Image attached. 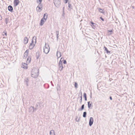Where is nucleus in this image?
<instances>
[{"label": "nucleus", "mask_w": 135, "mask_h": 135, "mask_svg": "<svg viewBox=\"0 0 135 135\" xmlns=\"http://www.w3.org/2000/svg\"><path fill=\"white\" fill-rule=\"evenodd\" d=\"M84 104H83L81 106V110H82L84 109Z\"/></svg>", "instance_id": "31"}, {"label": "nucleus", "mask_w": 135, "mask_h": 135, "mask_svg": "<svg viewBox=\"0 0 135 135\" xmlns=\"http://www.w3.org/2000/svg\"><path fill=\"white\" fill-rule=\"evenodd\" d=\"M60 86H59L58 85L57 86V90H60Z\"/></svg>", "instance_id": "29"}, {"label": "nucleus", "mask_w": 135, "mask_h": 135, "mask_svg": "<svg viewBox=\"0 0 135 135\" xmlns=\"http://www.w3.org/2000/svg\"><path fill=\"white\" fill-rule=\"evenodd\" d=\"M38 57H37V59H38Z\"/></svg>", "instance_id": "45"}, {"label": "nucleus", "mask_w": 135, "mask_h": 135, "mask_svg": "<svg viewBox=\"0 0 135 135\" xmlns=\"http://www.w3.org/2000/svg\"><path fill=\"white\" fill-rule=\"evenodd\" d=\"M70 6H71V5L70 4H69V8H70Z\"/></svg>", "instance_id": "39"}, {"label": "nucleus", "mask_w": 135, "mask_h": 135, "mask_svg": "<svg viewBox=\"0 0 135 135\" xmlns=\"http://www.w3.org/2000/svg\"><path fill=\"white\" fill-rule=\"evenodd\" d=\"M75 87L76 88H78V84L76 82H75Z\"/></svg>", "instance_id": "26"}, {"label": "nucleus", "mask_w": 135, "mask_h": 135, "mask_svg": "<svg viewBox=\"0 0 135 135\" xmlns=\"http://www.w3.org/2000/svg\"><path fill=\"white\" fill-rule=\"evenodd\" d=\"M5 21H6V24H7L8 22V18H5Z\"/></svg>", "instance_id": "24"}, {"label": "nucleus", "mask_w": 135, "mask_h": 135, "mask_svg": "<svg viewBox=\"0 0 135 135\" xmlns=\"http://www.w3.org/2000/svg\"><path fill=\"white\" fill-rule=\"evenodd\" d=\"M27 64H26L25 63H22V68H23L24 69H27Z\"/></svg>", "instance_id": "9"}, {"label": "nucleus", "mask_w": 135, "mask_h": 135, "mask_svg": "<svg viewBox=\"0 0 135 135\" xmlns=\"http://www.w3.org/2000/svg\"><path fill=\"white\" fill-rule=\"evenodd\" d=\"M42 4H39V5L36 8V10L37 11L40 12L42 10Z\"/></svg>", "instance_id": "5"}, {"label": "nucleus", "mask_w": 135, "mask_h": 135, "mask_svg": "<svg viewBox=\"0 0 135 135\" xmlns=\"http://www.w3.org/2000/svg\"><path fill=\"white\" fill-rule=\"evenodd\" d=\"M132 8H133V9H134V6H132Z\"/></svg>", "instance_id": "42"}, {"label": "nucleus", "mask_w": 135, "mask_h": 135, "mask_svg": "<svg viewBox=\"0 0 135 135\" xmlns=\"http://www.w3.org/2000/svg\"><path fill=\"white\" fill-rule=\"evenodd\" d=\"M61 0H54V4L55 6L58 7H59L60 4Z\"/></svg>", "instance_id": "4"}, {"label": "nucleus", "mask_w": 135, "mask_h": 135, "mask_svg": "<svg viewBox=\"0 0 135 135\" xmlns=\"http://www.w3.org/2000/svg\"><path fill=\"white\" fill-rule=\"evenodd\" d=\"M110 99L111 100H112V97H110Z\"/></svg>", "instance_id": "40"}, {"label": "nucleus", "mask_w": 135, "mask_h": 135, "mask_svg": "<svg viewBox=\"0 0 135 135\" xmlns=\"http://www.w3.org/2000/svg\"><path fill=\"white\" fill-rule=\"evenodd\" d=\"M47 17H48V15L47 13L44 14V15L43 17L41 19L40 22V26H41L43 25L45 22L47 20Z\"/></svg>", "instance_id": "2"}, {"label": "nucleus", "mask_w": 135, "mask_h": 135, "mask_svg": "<svg viewBox=\"0 0 135 135\" xmlns=\"http://www.w3.org/2000/svg\"><path fill=\"white\" fill-rule=\"evenodd\" d=\"M93 122V119L92 117H90V120L89 122V126H91L92 125Z\"/></svg>", "instance_id": "8"}, {"label": "nucleus", "mask_w": 135, "mask_h": 135, "mask_svg": "<svg viewBox=\"0 0 135 135\" xmlns=\"http://www.w3.org/2000/svg\"><path fill=\"white\" fill-rule=\"evenodd\" d=\"M98 11H99L100 13H101L104 14V9H101L100 8H98Z\"/></svg>", "instance_id": "16"}, {"label": "nucleus", "mask_w": 135, "mask_h": 135, "mask_svg": "<svg viewBox=\"0 0 135 135\" xmlns=\"http://www.w3.org/2000/svg\"><path fill=\"white\" fill-rule=\"evenodd\" d=\"M68 0H64L65 1V3H67V2H68Z\"/></svg>", "instance_id": "35"}, {"label": "nucleus", "mask_w": 135, "mask_h": 135, "mask_svg": "<svg viewBox=\"0 0 135 135\" xmlns=\"http://www.w3.org/2000/svg\"><path fill=\"white\" fill-rule=\"evenodd\" d=\"M92 27H93V26H92Z\"/></svg>", "instance_id": "46"}, {"label": "nucleus", "mask_w": 135, "mask_h": 135, "mask_svg": "<svg viewBox=\"0 0 135 135\" xmlns=\"http://www.w3.org/2000/svg\"><path fill=\"white\" fill-rule=\"evenodd\" d=\"M30 109H32L33 112L35 111V110H36V109H34V107H30Z\"/></svg>", "instance_id": "23"}, {"label": "nucleus", "mask_w": 135, "mask_h": 135, "mask_svg": "<svg viewBox=\"0 0 135 135\" xmlns=\"http://www.w3.org/2000/svg\"><path fill=\"white\" fill-rule=\"evenodd\" d=\"M59 70L61 71L63 69L62 64H59Z\"/></svg>", "instance_id": "17"}, {"label": "nucleus", "mask_w": 135, "mask_h": 135, "mask_svg": "<svg viewBox=\"0 0 135 135\" xmlns=\"http://www.w3.org/2000/svg\"><path fill=\"white\" fill-rule=\"evenodd\" d=\"M79 94V95H80V98H81V99H82V92H81H81H80V94Z\"/></svg>", "instance_id": "28"}, {"label": "nucleus", "mask_w": 135, "mask_h": 135, "mask_svg": "<svg viewBox=\"0 0 135 135\" xmlns=\"http://www.w3.org/2000/svg\"><path fill=\"white\" fill-rule=\"evenodd\" d=\"M56 35H59L58 31H56Z\"/></svg>", "instance_id": "32"}, {"label": "nucleus", "mask_w": 135, "mask_h": 135, "mask_svg": "<svg viewBox=\"0 0 135 135\" xmlns=\"http://www.w3.org/2000/svg\"><path fill=\"white\" fill-rule=\"evenodd\" d=\"M2 17H1V16L0 15V20H1V18Z\"/></svg>", "instance_id": "43"}, {"label": "nucleus", "mask_w": 135, "mask_h": 135, "mask_svg": "<svg viewBox=\"0 0 135 135\" xmlns=\"http://www.w3.org/2000/svg\"><path fill=\"white\" fill-rule=\"evenodd\" d=\"M58 37H59L58 35H56V38H57V40L58 39Z\"/></svg>", "instance_id": "37"}, {"label": "nucleus", "mask_w": 135, "mask_h": 135, "mask_svg": "<svg viewBox=\"0 0 135 135\" xmlns=\"http://www.w3.org/2000/svg\"><path fill=\"white\" fill-rule=\"evenodd\" d=\"M29 50H26L25 52L24 53V55H23V59H26L27 57V55L28 53Z\"/></svg>", "instance_id": "6"}, {"label": "nucleus", "mask_w": 135, "mask_h": 135, "mask_svg": "<svg viewBox=\"0 0 135 135\" xmlns=\"http://www.w3.org/2000/svg\"><path fill=\"white\" fill-rule=\"evenodd\" d=\"M100 19H101V20H102L103 21H104V19L102 18V17H100Z\"/></svg>", "instance_id": "36"}, {"label": "nucleus", "mask_w": 135, "mask_h": 135, "mask_svg": "<svg viewBox=\"0 0 135 135\" xmlns=\"http://www.w3.org/2000/svg\"><path fill=\"white\" fill-rule=\"evenodd\" d=\"M61 53L59 51H57L56 53V56H57V58H59L61 56Z\"/></svg>", "instance_id": "14"}, {"label": "nucleus", "mask_w": 135, "mask_h": 135, "mask_svg": "<svg viewBox=\"0 0 135 135\" xmlns=\"http://www.w3.org/2000/svg\"><path fill=\"white\" fill-rule=\"evenodd\" d=\"M38 70L37 69H33L31 72V75L33 78H36L38 76Z\"/></svg>", "instance_id": "1"}, {"label": "nucleus", "mask_w": 135, "mask_h": 135, "mask_svg": "<svg viewBox=\"0 0 135 135\" xmlns=\"http://www.w3.org/2000/svg\"><path fill=\"white\" fill-rule=\"evenodd\" d=\"M14 6L16 7L19 3V0H14L13 2Z\"/></svg>", "instance_id": "7"}, {"label": "nucleus", "mask_w": 135, "mask_h": 135, "mask_svg": "<svg viewBox=\"0 0 135 135\" xmlns=\"http://www.w3.org/2000/svg\"><path fill=\"white\" fill-rule=\"evenodd\" d=\"M34 38H36V37H33V39Z\"/></svg>", "instance_id": "44"}, {"label": "nucleus", "mask_w": 135, "mask_h": 135, "mask_svg": "<svg viewBox=\"0 0 135 135\" xmlns=\"http://www.w3.org/2000/svg\"><path fill=\"white\" fill-rule=\"evenodd\" d=\"M82 99H80V102L81 103V102H82Z\"/></svg>", "instance_id": "41"}, {"label": "nucleus", "mask_w": 135, "mask_h": 135, "mask_svg": "<svg viewBox=\"0 0 135 135\" xmlns=\"http://www.w3.org/2000/svg\"><path fill=\"white\" fill-rule=\"evenodd\" d=\"M8 10H9V11H10V12H12L13 9L12 8V7L11 6H8Z\"/></svg>", "instance_id": "13"}, {"label": "nucleus", "mask_w": 135, "mask_h": 135, "mask_svg": "<svg viewBox=\"0 0 135 135\" xmlns=\"http://www.w3.org/2000/svg\"><path fill=\"white\" fill-rule=\"evenodd\" d=\"M28 42V38L27 37H25L23 39V43L26 44Z\"/></svg>", "instance_id": "11"}, {"label": "nucleus", "mask_w": 135, "mask_h": 135, "mask_svg": "<svg viewBox=\"0 0 135 135\" xmlns=\"http://www.w3.org/2000/svg\"><path fill=\"white\" fill-rule=\"evenodd\" d=\"M83 97H84V98H85V100L86 101V94L85 93H84Z\"/></svg>", "instance_id": "22"}, {"label": "nucleus", "mask_w": 135, "mask_h": 135, "mask_svg": "<svg viewBox=\"0 0 135 135\" xmlns=\"http://www.w3.org/2000/svg\"><path fill=\"white\" fill-rule=\"evenodd\" d=\"M90 23H91L92 24V25H93L94 24V23H93V22H90Z\"/></svg>", "instance_id": "38"}, {"label": "nucleus", "mask_w": 135, "mask_h": 135, "mask_svg": "<svg viewBox=\"0 0 135 135\" xmlns=\"http://www.w3.org/2000/svg\"><path fill=\"white\" fill-rule=\"evenodd\" d=\"M31 58L30 56H28V57L27 59L26 62L27 64H29L31 61Z\"/></svg>", "instance_id": "12"}, {"label": "nucleus", "mask_w": 135, "mask_h": 135, "mask_svg": "<svg viewBox=\"0 0 135 135\" xmlns=\"http://www.w3.org/2000/svg\"><path fill=\"white\" fill-rule=\"evenodd\" d=\"M90 102H88V108L90 109V108L91 106V104H92V103L91 102L90 103Z\"/></svg>", "instance_id": "18"}, {"label": "nucleus", "mask_w": 135, "mask_h": 135, "mask_svg": "<svg viewBox=\"0 0 135 135\" xmlns=\"http://www.w3.org/2000/svg\"><path fill=\"white\" fill-rule=\"evenodd\" d=\"M63 63L64 64H66V61L65 60H64Z\"/></svg>", "instance_id": "33"}, {"label": "nucleus", "mask_w": 135, "mask_h": 135, "mask_svg": "<svg viewBox=\"0 0 135 135\" xmlns=\"http://www.w3.org/2000/svg\"><path fill=\"white\" fill-rule=\"evenodd\" d=\"M50 49L49 45L46 44L45 46L44 47V52L46 54H48L49 52Z\"/></svg>", "instance_id": "3"}, {"label": "nucleus", "mask_w": 135, "mask_h": 135, "mask_svg": "<svg viewBox=\"0 0 135 135\" xmlns=\"http://www.w3.org/2000/svg\"><path fill=\"white\" fill-rule=\"evenodd\" d=\"M62 58H61V60H60V62H59V64H62V61H61V60H62Z\"/></svg>", "instance_id": "27"}, {"label": "nucleus", "mask_w": 135, "mask_h": 135, "mask_svg": "<svg viewBox=\"0 0 135 135\" xmlns=\"http://www.w3.org/2000/svg\"><path fill=\"white\" fill-rule=\"evenodd\" d=\"M4 35H5L6 36H7V32H3V33H2V35L4 36Z\"/></svg>", "instance_id": "30"}, {"label": "nucleus", "mask_w": 135, "mask_h": 135, "mask_svg": "<svg viewBox=\"0 0 135 135\" xmlns=\"http://www.w3.org/2000/svg\"><path fill=\"white\" fill-rule=\"evenodd\" d=\"M42 0H37V2L39 4H41V2H42Z\"/></svg>", "instance_id": "25"}, {"label": "nucleus", "mask_w": 135, "mask_h": 135, "mask_svg": "<svg viewBox=\"0 0 135 135\" xmlns=\"http://www.w3.org/2000/svg\"><path fill=\"white\" fill-rule=\"evenodd\" d=\"M35 45L33 44V41L32 40V43L30 44V45H29V49H32L34 47Z\"/></svg>", "instance_id": "10"}, {"label": "nucleus", "mask_w": 135, "mask_h": 135, "mask_svg": "<svg viewBox=\"0 0 135 135\" xmlns=\"http://www.w3.org/2000/svg\"><path fill=\"white\" fill-rule=\"evenodd\" d=\"M48 0V1H50V0Z\"/></svg>", "instance_id": "47"}, {"label": "nucleus", "mask_w": 135, "mask_h": 135, "mask_svg": "<svg viewBox=\"0 0 135 135\" xmlns=\"http://www.w3.org/2000/svg\"><path fill=\"white\" fill-rule=\"evenodd\" d=\"M50 135H55V132L53 130H51L50 132Z\"/></svg>", "instance_id": "15"}, {"label": "nucleus", "mask_w": 135, "mask_h": 135, "mask_svg": "<svg viewBox=\"0 0 135 135\" xmlns=\"http://www.w3.org/2000/svg\"><path fill=\"white\" fill-rule=\"evenodd\" d=\"M112 33V30H108V35H111Z\"/></svg>", "instance_id": "19"}, {"label": "nucleus", "mask_w": 135, "mask_h": 135, "mask_svg": "<svg viewBox=\"0 0 135 135\" xmlns=\"http://www.w3.org/2000/svg\"><path fill=\"white\" fill-rule=\"evenodd\" d=\"M28 79H27L26 80V83H27V86H28V83H28Z\"/></svg>", "instance_id": "34"}, {"label": "nucleus", "mask_w": 135, "mask_h": 135, "mask_svg": "<svg viewBox=\"0 0 135 135\" xmlns=\"http://www.w3.org/2000/svg\"><path fill=\"white\" fill-rule=\"evenodd\" d=\"M86 112H83V117H86Z\"/></svg>", "instance_id": "21"}, {"label": "nucleus", "mask_w": 135, "mask_h": 135, "mask_svg": "<svg viewBox=\"0 0 135 135\" xmlns=\"http://www.w3.org/2000/svg\"><path fill=\"white\" fill-rule=\"evenodd\" d=\"M104 50L106 51L107 53H110V51L108 50L107 49V48L105 47V46H104Z\"/></svg>", "instance_id": "20"}]
</instances>
